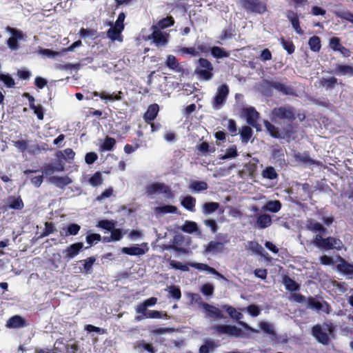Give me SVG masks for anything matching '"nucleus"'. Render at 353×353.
<instances>
[{
    "label": "nucleus",
    "instance_id": "nucleus-42",
    "mask_svg": "<svg viewBox=\"0 0 353 353\" xmlns=\"http://www.w3.org/2000/svg\"><path fill=\"white\" fill-rule=\"evenodd\" d=\"M211 54L216 59L226 58L230 56V53L224 50V48L214 46L210 48Z\"/></svg>",
    "mask_w": 353,
    "mask_h": 353
},
{
    "label": "nucleus",
    "instance_id": "nucleus-55",
    "mask_svg": "<svg viewBox=\"0 0 353 353\" xmlns=\"http://www.w3.org/2000/svg\"><path fill=\"white\" fill-rule=\"evenodd\" d=\"M0 81H2L9 88H14L15 85L14 79L8 74L0 73Z\"/></svg>",
    "mask_w": 353,
    "mask_h": 353
},
{
    "label": "nucleus",
    "instance_id": "nucleus-45",
    "mask_svg": "<svg viewBox=\"0 0 353 353\" xmlns=\"http://www.w3.org/2000/svg\"><path fill=\"white\" fill-rule=\"evenodd\" d=\"M181 230L186 233L192 234L199 230L196 223L192 221H185L184 224L181 227Z\"/></svg>",
    "mask_w": 353,
    "mask_h": 353
},
{
    "label": "nucleus",
    "instance_id": "nucleus-47",
    "mask_svg": "<svg viewBox=\"0 0 353 353\" xmlns=\"http://www.w3.org/2000/svg\"><path fill=\"white\" fill-rule=\"evenodd\" d=\"M64 170L63 164L59 163L57 166H54L51 163L46 164L43 167V172L46 175H51L55 171L61 172Z\"/></svg>",
    "mask_w": 353,
    "mask_h": 353
},
{
    "label": "nucleus",
    "instance_id": "nucleus-22",
    "mask_svg": "<svg viewBox=\"0 0 353 353\" xmlns=\"http://www.w3.org/2000/svg\"><path fill=\"white\" fill-rule=\"evenodd\" d=\"M8 207L10 209L20 210L24 207V203L20 196H9L7 198Z\"/></svg>",
    "mask_w": 353,
    "mask_h": 353
},
{
    "label": "nucleus",
    "instance_id": "nucleus-43",
    "mask_svg": "<svg viewBox=\"0 0 353 353\" xmlns=\"http://www.w3.org/2000/svg\"><path fill=\"white\" fill-rule=\"evenodd\" d=\"M117 141L115 139L107 136L103 143L101 145V150L103 151H112Z\"/></svg>",
    "mask_w": 353,
    "mask_h": 353
},
{
    "label": "nucleus",
    "instance_id": "nucleus-63",
    "mask_svg": "<svg viewBox=\"0 0 353 353\" xmlns=\"http://www.w3.org/2000/svg\"><path fill=\"white\" fill-rule=\"evenodd\" d=\"M335 15L343 20H345L353 23V13L350 12V11L335 12Z\"/></svg>",
    "mask_w": 353,
    "mask_h": 353
},
{
    "label": "nucleus",
    "instance_id": "nucleus-17",
    "mask_svg": "<svg viewBox=\"0 0 353 353\" xmlns=\"http://www.w3.org/2000/svg\"><path fill=\"white\" fill-rule=\"evenodd\" d=\"M83 244L81 242L73 243L68 246L64 251V257L67 259H70L77 256L80 250L83 248Z\"/></svg>",
    "mask_w": 353,
    "mask_h": 353
},
{
    "label": "nucleus",
    "instance_id": "nucleus-26",
    "mask_svg": "<svg viewBox=\"0 0 353 353\" xmlns=\"http://www.w3.org/2000/svg\"><path fill=\"white\" fill-rule=\"evenodd\" d=\"M334 72L335 74L339 76L347 75L349 77H352L353 66L350 65L336 64Z\"/></svg>",
    "mask_w": 353,
    "mask_h": 353
},
{
    "label": "nucleus",
    "instance_id": "nucleus-60",
    "mask_svg": "<svg viewBox=\"0 0 353 353\" xmlns=\"http://www.w3.org/2000/svg\"><path fill=\"white\" fill-rule=\"evenodd\" d=\"M123 94L121 91L113 92L112 94H108L105 92V96L103 97V98L105 101H121L123 99Z\"/></svg>",
    "mask_w": 353,
    "mask_h": 353
},
{
    "label": "nucleus",
    "instance_id": "nucleus-30",
    "mask_svg": "<svg viewBox=\"0 0 353 353\" xmlns=\"http://www.w3.org/2000/svg\"><path fill=\"white\" fill-rule=\"evenodd\" d=\"M165 65L168 67L170 69L180 72L182 71V67L181 66L180 63L178 62L176 58L172 54H169L167 57L166 61H165Z\"/></svg>",
    "mask_w": 353,
    "mask_h": 353
},
{
    "label": "nucleus",
    "instance_id": "nucleus-8",
    "mask_svg": "<svg viewBox=\"0 0 353 353\" xmlns=\"http://www.w3.org/2000/svg\"><path fill=\"white\" fill-rule=\"evenodd\" d=\"M229 92L230 90L227 84L223 83L218 87L212 101V105L214 110H220L223 107L227 100Z\"/></svg>",
    "mask_w": 353,
    "mask_h": 353
},
{
    "label": "nucleus",
    "instance_id": "nucleus-33",
    "mask_svg": "<svg viewBox=\"0 0 353 353\" xmlns=\"http://www.w3.org/2000/svg\"><path fill=\"white\" fill-rule=\"evenodd\" d=\"M235 35V26L230 23L226 28L222 30L219 38L221 41H225L226 39L232 38Z\"/></svg>",
    "mask_w": 353,
    "mask_h": 353
},
{
    "label": "nucleus",
    "instance_id": "nucleus-27",
    "mask_svg": "<svg viewBox=\"0 0 353 353\" xmlns=\"http://www.w3.org/2000/svg\"><path fill=\"white\" fill-rule=\"evenodd\" d=\"M163 317L161 312L157 310H146L144 313L138 314L134 319L137 321H141L145 318L148 319H161Z\"/></svg>",
    "mask_w": 353,
    "mask_h": 353
},
{
    "label": "nucleus",
    "instance_id": "nucleus-54",
    "mask_svg": "<svg viewBox=\"0 0 353 353\" xmlns=\"http://www.w3.org/2000/svg\"><path fill=\"white\" fill-rule=\"evenodd\" d=\"M208 188V185L205 181H193L191 182L190 188L196 191V192H201L206 190Z\"/></svg>",
    "mask_w": 353,
    "mask_h": 353
},
{
    "label": "nucleus",
    "instance_id": "nucleus-40",
    "mask_svg": "<svg viewBox=\"0 0 353 353\" xmlns=\"http://www.w3.org/2000/svg\"><path fill=\"white\" fill-rule=\"evenodd\" d=\"M310 49L314 52H319L321 48V39L318 36H312L309 39Z\"/></svg>",
    "mask_w": 353,
    "mask_h": 353
},
{
    "label": "nucleus",
    "instance_id": "nucleus-14",
    "mask_svg": "<svg viewBox=\"0 0 353 353\" xmlns=\"http://www.w3.org/2000/svg\"><path fill=\"white\" fill-rule=\"evenodd\" d=\"M308 307L314 309L317 311L323 310L325 313H330V305L326 302L323 301V303L319 301H316L313 296H309L307 300Z\"/></svg>",
    "mask_w": 353,
    "mask_h": 353
},
{
    "label": "nucleus",
    "instance_id": "nucleus-36",
    "mask_svg": "<svg viewBox=\"0 0 353 353\" xmlns=\"http://www.w3.org/2000/svg\"><path fill=\"white\" fill-rule=\"evenodd\" d=\"M123 30L119 28H116L115 27L110 28L107 31V36L108 37L111 39L112 41H123V36L121 34Z\"/></svg>",
    "mask_w": 353,
    "mask_h": 353
},
{
    "label": "nucleus",
    "instance_id": "nucleus-19",
    "mask_svg": "<svg viewBox=\"0 0 353 353\" xmlns=\"http://www.w3.org/2000/svg\"><path fill=\"white\" fill-rule=\"evenodd\" d=\"M203 308L207 314L208 317L217 319L225 318L222 311L215 306L211 305L208 303H203Z\"/></svg>",
    "mask_w": 353,
    "mask_h": 353
},
{
    "label": "nucleus",
    "instance_id": "nucleus-25",
    "mask_svg": "<svg viewBox=\"0 0 353 353\" xmlns=\"http://www.w3.org/2000/svg\"><path fill=\"white\" fill-rule=\"evenodd\" d=\"M224 250V245L221 242L211 241L206 245L205 249V253L216 254L222 252Z\"/></svg>",
    "mask_w": 353,
    "mask_h": 353
},
{
    "label": "nucleus",
    "instance_id": "nucleus-64",
    "mask_svg": "<svg viewBox=\"0 0 353 353\" xmlns=\"http://www.w3.org/2000/svg\"><path fill=\"white\" fill-rule=\"evenodd\" d=\"M215 345L212 341L208 340L205 344L202 345L199 348V353H210V350H213Z\"/></svg>",
    "mask_w": 353,
    "mask_h": 353
},
{
    "label": "nucleus",
    "instance_id": "nucleus-37",
    "mask_svg": "<svg viewBox=\"0 0 353 353\" xmlns=\"http://www.w3.org/2000/svg\"><path fill=\"white\" fill-rule=\"evenodd\" d=\"M281 208V203L279 200L270 201L263 206L262 210L264 211H269L271 212H277Z\"/></svg>",
    "mask_w": 353,
    "mask_h": 353
},
{
    "label": "nucleus",
    "instance_id": "nucleus-3",
    "mask_svg": "<svg viewBox=\"0 0 353 353\" xmlns=\"http://www.w3.org/2000/svg\"><path fill=\"white\" fill-rule=\"evenodd\" d=\"M197 63L198 65L194 70V73L198 79L203 81L210 80L214 76L212 63L205 58H199Z\"/></svg>",
    "mask_w": 353,
    "mask_h": 353
},
{
    "label": "nucleus",
    "instance_id": "nucleus-52",
    "mask_svg": "<svg viewBox=\"0 0 353 353\" xmlns=\"http://www.w3.org/2000/svg\"><path fill=\"white\" fill-rule=\"evenodd\" d=\"M178 52L181 55L190 54L193 57H198L200 54L195 47H181L179 48Z\"/></svg>",
    "mask_w": 353,
    "mask_h": 353
},
{
    "label": "nucleus",
    "instance_id": "nucleus-13",
    "mask_svg": "<svg viewBox=\"0 0 353 353\" xmlns=\"http://www.w3.org/2000/svg\"><path fill=\"white\" fill-rule=\"evenodd\" d=\"M27 325V321L23 317L16 314L8 319L6 326L10 329H17L26 327Z\"/></svg>",
    "mask_w": 353,
    "mask_h": 353
},
{
    "label": "nucleus",
    "instance_id": "nucleus-20",
    "mask_svg": "<svg viewBox=\"0 0 353 353\" xmlns=\"http://www.w3.org/2000/svg\"><path fill=\"white\" fill-rule=\"evenodd\" d=\"M263 85L274 88L275 90L282 92L284 94H290L291 93L290 88L289 87L279 82L266 79L263 81Z\"/></svg>",
    "mask_w": 353,
    "mask_h": 353
},
{
    "label": "nucleus",
    "instance_id": "nucleus-58",
    "mask_svg": "<svg viewBox=\"0 0 353 353\" xmlns=\"http://www.w3.org/2000/svg\"><path fill=\"white\" fill-rule=\"evenodd\" d=\"M97 226L108 231H110L115 227V222L107 219L101 220L98 221Z\"/></svg>",
    "mask_w": 353,
    "mask_h": 353
},
{
    "label": "nucleus",
    "instance_id": "nucleus-24",
    "mask_svg": "<svg viewBox=\"0 0 353 353\" xmlns=\"http://www.w3.org/2000/svg\"><path fill=\"white\" fill-rule=\"evenodd\" d=\"M157 302V299L156 297H150L148 299L143 301V302L139 303L135 307V312L138 314L139 313H144L146 312L147 308L148 307H151L154 305Z\"/></svg>",
    "mask_w": 353,
    "mask_h": 353
},
{
    "label": "nucleus",
    "instance_id": "nucleus-2",
    "mask_svg": "<svg viewBox=\"0 0 353 353\" xmlns=\"http://www.w3.org/2000/svg\"><path fill=\"white\" fill-rule=\"evenodd\" d=\"M323 326L325 327L328 333L323 330L322 325L320 324L314 325L311 329V332L312 335L319 343L327 345L330 341L329 334L332 335L334 334L335 327L331 322H324Z\"/></svg>",
    "mask_w": 353,
    "mask_h": 353
},
{
    "label": "nucleus",
    "instance_id": "nucleus-23",
    "mask_svg": "<svg viewBox=\"0 0 353 353\" xmlns=\"http://www.w3.org/2000/svg\"><path fill=\"white\" fill-rule=\"evenodd\" d=\"M49 181L59 188H63L72 183V180L68 176H52L49 178Z\"/></svg>",
    "mask_w": 353,
    "mask_h": 353
},
{
    "label": "nucleus",
    "instance_id": "nucleus-11",
    "mask_svg": "<svg viewBox=\"0 0 353 353\" xmlns=\"http://www.w3.org/2000/svg\"><path fill=\"white\" fill-rule=\"evenodd\" d=\"M77 350L78 346L77 344L69 345L65 343L64 339L61 338L55 341L53 353H77Z\"/></svg>",
    "mask_w": 353,
    "mask_h": 353
},
{
    "label": "nucleus",
    "instance_id": "nucleus-31",
    "mask_svg": "<svg viewBox=\"0 0 353 353\" xmlns=\"http://www.w3.org/2000/svg\"><path fill=\"white\" fill-rule=\"evenodd\" d=\"M196 150L203 155H207L214 153L216 151V148L214 144L210 145L208 142L203 141L196 145Z\"/></svg>",
    "mask_w": 353,
    "mask_h": 353
},
{
    "label": "nucleus",
    "instance_id": "nucleus-61",
    "mask_svg": "<svg viewBox=\"0 0 353 353\" xmlns=\"http://www.w3.org/2000/svg\"><path fill=\"white\" fill-rule=\"evenodd\" d=\"M343 45L341 43V39L337 37H332L329 39V47L335 52H337L339 49Z\"/></svg>",
    "mask_w": 353,
    "mask_h": 353
},
{
    "label": "nucleus",
    "instance_id": "nucleus-28",
    "mask_svg": "<svg viewBox=\"0 0 353 353\" xmlns=\"http://www.w3.org/2000/svg\"><path fill=\"white\" fill-rule=\"evenodd\" d=\"M341 263L336 265L337 270L346 275H353V264L347 263L344 259L339 256Z\"/></svg>",
    "mask_w": 353,
    "mask_h": 353
},
{
    "label": "nucleus",
    "instance_id": "nucleus-10",
    "mask_svg": "<svg viewBox=\"0 0 353 353\" xmlns=\"http://www.w3.org/2000/svg\"><path fill=\"white\" fill-rule=\"evenodd\" d=\"M145 193L150 197L160 193L170 194L171 189L163 183L156 182L146 187Z\"/></svg>",
    "mask_w": 353,
    "mask_h": 353
},
{
    "label": "nucleus",
    "instance_id": "nucleus-44",
    "mask_svg": "<svg viewBox=\"0 0 353 353\" xmlns=\"http://www.w3.org/2000/svg\"><path fill=\"white\" fill-rule=\"evenodd\" d=\"M174 24V19L172 16H168L165 18L159 20L157 25H154L156 27H158V29H165L172 26Z\"/></svg>",
    "mask_w": 353,
    "mask_h": 353
},
{
    "label": "nucleus",
    "instance_id": "nucleus-5",
    "mask_svg": "<svg viewBox=\"0 0 353 353\" xmlns=\"http://www.w3.org/2000/svg\"><path fill=\"white\" fill-rule=\"evenodd\" d=\"M313 243L316 247L320 249L327 250L334 248L339 249L341 241L339 239L333 236L323 238L321 234H316L313 239Z\"/></svg>",
    "mask_w": 353,
    "mask_h": 353
},
{
    "label": "nucleus",
    "instance_id": "nucleus-38",
    "mask_svg": "<svg viewBox=\"0 0 353 353\" xmlns=\"http://www.w3.org/2000/svg\"><path fill=\"white\" fill-rule=\"evenodd\" d=\"M122 252L130 256H140L145 254V250L139 246L123 247Z\"/></svg>",
    "mask_w": 353,
    "mask_h": 353
},
{
    "label": "nucleus",
    "instance_id": "nucleus-1",
    "mask_svg": "<svg viewBox=\"0 0 353 353\" xmlns=\"http://www.w3.org/2000/svg\"><path fill=\"white\" fill-rule=\"evenodd\" d=\"M295 108L290 105L274 108L270 114L272 122L279 125L276 127L269 121H263L269 134L274 139H290L296 132L297 126Z\"/></svg>",
    "mask_w": 353,
    "mask_h": 353
},
{
    "label": "nucleus",
    "instance_id": "nucleus-53",
    "mask_svg": "<svg viewBox=\"0 0 353 353\" xmlns=\"http://www.w3.org/2000/svg\"><path fill=\"white\" fill-rule=\"evenodd\" d=\"M307 228L309 230L314 232H320L321 233H324L326 230L325 228L320 223L311 220L307 224Z\"/></svg>",
    "mask_w": 353,
    "mask_h": 353
},
{
    "label": "nucleus",
    "instance_id": "nucleus-62",
    "mask_svg": "<svg viewBox=\"0 0 353 353\" xmlns=\"http://www.w3.org/2000/svg\"><path fill=\"white\" fill-rule=\"evenodd\" d=\"M56 231L54 224L52 222H46L45 228L41 234V237H45Z\"/></svg>",
    "mask_w": 353,
    "mask_h": 353
},
{
    "label": "nucleus",
    "instance_id": "nucleus-15",
    "mask_svg": "<svg viewBox=\"0 0 353 353\" xmlns=\"http://www.w3.org/2000/svg\"><path fill=\"white\" fill-rule=\"evenodd\" d=\"M152 29L153 30V32L149 38L152 39L157 45L166 44L168 42L166 36L168 34L161 32L159 29H158V27H156L155 26H152Z\"/></svg>",
    "mask_w": 353,
    "mask_h": 353
},
{
    "label": "nucleus",
    "instance_id": "nucleus-34",
    "mask_svg": "<svg viewBox=\"0 0 353 353\" xmlns=\"http://www.w3.org/2000/svg\"><path fill=\"white\" fill-rule=\"evenodd\" d=\"M337 84L338 79L334 77H331L330 78L322 77L319 80L320 86L325 88L326 90H332Z\"/></svg>",
    "mask_w": 353,
    "mask_h": 353
},
{
    "label": "nucleus",
    "instance_id": "nucleus-51",
    "mask_svg": "<svg viewBox=\"0 0 353 353\" xmlns=\"http://www.w3.org/2000/svg\"><path fill=\"white\" fill-rule=\"evenodd\" d=\"M262 176L265 179H268L270 180H274L277 179L278 174L276 172L275 169L272 166H268L265 168L262 171Z\"/></svg>",
    "mask_w": 353,
    "mask_h": 353
},
{
    "label": "nucleus",
    "instance_id": "nucleus-32",
    "mask_svg": "<svg viewBox=\"0 0 353 353\" xmlns=\"http://www.w3.org/2000/svg\"><path fill=\"white\" fill-rule=\"evenodd\" d=\"M283 283L285 285V289L290 292H296L300 289L299 284L287 275L283 276Z\"/></svg>",
    "mask_w": 353,
    "mask_h": 353
},
{
    "label": "nucleus",
    "instance_id": "nucleus-39",
    "mask_svg": "<svg viewBox=\"0 0 353 353\" xmlns=\"http://www.w3.org/2000/svg\"><path fill=\"white\" fill-rule=\"evenodd\" d=\"M135 348L140 352L147 351L149 353H155L156 350L150 343H147L144 341H137L135 345Z\"/></svg>",
    "mask_w": 353,
    "mask_h": 353
},
{
    "label": "nucleus",
    "instance_id": "nucleus-18",
    "mask_svg": "<svg viewBox=\"0 0 353 353\" xmlns=\"http://www.w3.org/2000/svg\"><path fill=\"white\" fill-rule=\"evenodd\" d=\"M159 111V107L157 103H153L148 106L146 112L144 113L143 119L147 123H150L154 121Z\"/></svg>",
    "mask_w": 353,
    "mask_h": 353
},
{
    "label": "nucleus",
    "instance_id": "nucleus-12",
    "mask_svg": "<svg viewBox=\"0 0 353 353\" xmlns=\"http://www.w3.org/2000/svg\"><path fill=\"white\" fill-rule=\"evenodd\" d=\"M285 16L287 19L290 21L292 24V28L294 31L299 35H303L304 34L303 30L301 28L299 17L297 12H294L293 10H287L285 13Z\"/></svg>",
    "mask_w": 353,
    "mask_h": 353
},
{
    "label": "nucleus",
    "instance_id": "nucleus-6",
    "mask_svg": "<svg viewBox=\"0 0 353 353\" xmlns=\"http://www.w3.org/2000/svg\"><path fill=\"white\" fill-rule=\"evenodd\" d=\"M6 30L11 34L6 42L8 47L11 51L18 50L20 48L19 41L24 40L26 34L22 30L10 26H7Z\"/></svg>",
    "mask_w": 353,
    "mask_h": 353
},
{
    "label": "nucleus",
    "instance_id": "nucleus-49",
    "mask_svg": "<svg viewBox=\"0 0 353 353\" xmlns=\"http://www.w3.org/2000/svg\"><path fill=\"white\" fill-rule=\"evenodd\" d=\"M81 230V226L77 223H70L67 226L65 232L63 234L61 232V235L68 236L70 235H77Z\"/></svg>",
    "mask_w": 353,
    "mask_h": 353
},
{
    "label": "nucleus",
    "instance_id": "nucleus-56",
    "mask_svg": "<svg viewBox=\"0 0 353 353\" xmlns=\"http://www.w3.org/2000/svg\"><path fill=\"white\" fill-rule=\"evenodd\" d=\"M95 261L96 259L94 256H90L86 259L85 260L81 261V262L83 263V270L86 274L92 272V265Z\"/></svg>",
    "mask_w": 353,
    "mask_h": 353
},
{
    "label": "nucleus",
    "instance_id": "nucleus-46",
    "mask_svg": "<svg viewBox=\"0 0 353 353\" xmlns=\"http://www.w3.org/2000/svg\"><path fill=\"white\" fill-rule=\"evenodd\" d=\"M221 308L225 310L232 319L239 321L243 317L242 314L237 312L236 309L231 305H223L221 306Z\"/></svg>",
    "mask_w": 353,
    "mask_h": 353
},
{
    "label": "nucleus",
    "instance_id": "nucleus-59",
    "mask_svg": "<svg viewBox=\"0 0 353 353\" xmlns=\"http://www.w3.org/2000/svg\"><path fill=\"white\" fill-rule=\"evenodd\" d=\"M281 44L289 54H292V53L294 52L295 46L292 41L285 40L284 38L282 37L281 39Z\"/></svg>",
    "mask_w": 353,
    "mask_h": 353
},
{
    "label": "nucleus",
    "instance_id": "nucleus-41",
    "mask_svg": "<svg viewBox=\"0 0 353 353\" xmlns=\"http://www.w3.org/2000/svg\"><path fill=\"white\" fill-rule=\"evenodd\" d=\"M219 203L216 202H206L202 206V212L205 215L210 214L218 210Z\"/></svg>",
    "mask_w": 353,
    "mask_h": 353
},
{
    "label": "nucleus",
    "instance_id": "nucleus-35",
    "mask_svg": "<svg viewBox=\"0 0 353 353\" xmlns=\"http://www.w3.org/2000/svg\"><path fill=\"white\" fill-rule=\"evenodd\" d=\"M196 199L192 196H186L181 201V205L190 212L195 211Z\"/></svg>",
    "mask_w": 353,
    "mask_h": 353
},
{
    "label": "nucleus",
    "instance_id": "nucleus-50",
    "mask_svg": "<svg viewBox=\"0 0 353 353\" xmlns=\"http://www.w3.org/2000/svg\"><path fill=\"white\" fill-rule=\"evenodd\" d=\"M252 130L250 127L245 125L242 127L240 131V135L242 142L248 143L252 136Z\"/></svg>",
    "mask_w": 353,
    "mask_h": 353
},
{
    "label": "nucleus",
    "instance_id": "nucleus-7",
    "mask_svg": "<svg viewBox=\"0 0 353 353\" xmlns=\"http://www.w3.org/2000/svg\"><path fill=\"white\" fill-rule=\"evenodd\" d=\"M240 3L248 12L261 14L268 10L267 3L261 0H240Z\"/></svg>",
    "mask_w": 353,
    "mask_h": 353
},
{
    "label": "nucleus",
    "instance_id": "nucleus-48",
    "mask_svg": "<svg viewBox=\"0 0 353 353\" xmlns=\"http://www.w3.org/2000/svg\"><path fill=\"white\" fill-rule=\"evenodd\" d=\"M168 261L169 262L170 267L172 269L179 270L183 272L189 271V263L183 264L181 262L172 260L170 258H169Z\"/></svg>",
    "mask_w": 353,
    "mask_h": 353
},
{
    "label": "nucleus",
    "instance_id": "nucleus-16",
    "mask_svg": "<svg viewBox=\"0 0 353 353\" xmlns=\"http://www.w3.org/2000/svg\"><path fill=\"white\" fill-rule=\"evenodd\" d=\"M247 123L254 128L257 126V119L259 117V113L253 107H250L244 110Z\"/></svg>",
    "mask_w": 353,
    "mask_h": 353
},
{
    "label": "nucleus",
    "instance_id": "nucleus-57",
    "mask_svg": "<svg viewBox=\"0 0 353 353\" xmlns=\"http://www.w3.org/2000/svg\"><path fill=\"white\" fill-rule=\"evenodd\" d=\"M90 184L93 187H97L103 183L102 174L100 172H96L90 179Z\"/></svg>",
    "mask_w": 353,
    "mask_h": 353
},
{
    "label": "nucleus",
    "instance_id": "nucleus-4",
    "mask_svg": "<svg viewBox=\"0 0 353 353\" xmlns=\"http://www.w3.org/2000/svg\"><path fill=\"white\" fill-rule=\"evenodd\" d=\"M190 239H186L183 234H179L174 236L172 244L165 245L164 250H172L176 252L186 254L190 252Z\"/></svg>",
    "mask_w": 353,
    "mask_h": 353
},
{
    "label": "nucleus",
    "instance_id": "nucleus-9",
    "mask_svg": "<svg viewBox=\"0 0 353 353\" xmlns=\"http://www.w3.org/2000/svg\"><path fill=\"white\" fill-rule=\"evenodd\" d=\"M214 329L219 334H227L230 336L242 337L243 336V330L232 325H216Z\"/></svg>",
    "mask_w": 353,
    "mask_h": 353
},
{
    "label": "nucleus",
    "instance_id": "nucleus-21",
    "mask_svg": "<svg viewBox=\"0 0 353 353\" xmlns=\"http://www.w3.org/2000/svg\"><path fill=\"white\" fill-rule=\"evenodd\" d=\"M272 217L268 214H259L256 215V225L260 229L267 228L271 225Z\"/></svg>",
    "mask_w": 353,
    "mask_h": 353
},
{
    "label": "nucleus",
    "instance_id": "nucleus-29",
    "mask_svg": "<svg viewBox=\"0 0 353 353\" xmlns=\"http://www.w3.org/2000/svg\"><path fill=\"white\" fill-rule=\"evenodd\" d=\"M190 267L194 268L199 270L207 271L212 274L216 275L220 277H223L219 272L214 268L210 267L208 264L201 263H189Z\"/></svg>",
    "mask_w": 353,
    "mask_h": 353
}]
</instances>
